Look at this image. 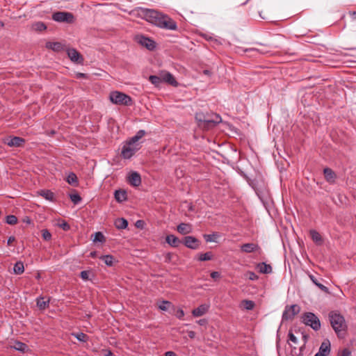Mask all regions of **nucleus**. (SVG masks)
I'll return each instance as SVG.
<instances>
[{
	"instance_id": "nucleus-43",
	"label": "nucleus",
	"mask_w": 356,
	"mask_h": 356,
	"mask_svg": "<svg viewBox=\"0 0 356 356\" xmlns=\"http://www.w3.org/2000/svg\"><path fill=\"white\" fill-rule=\"evenodd\" d=\"M42 236L45 241H49L51 238V234L47 229L42 230Z\"/></svg>"
},
{
	"instance_id": "nucleus-58",
	"label": "nucleus",
	"mask_w": 356,
	"mask_h": 356,
	"mask_svg": "<svg viewBox=\"0 0 356 356\" xmlns=\"http://www.w3.org/2000/svg\"><path fill=\"white\" fill-rule=\"evenodd\" d=\"M165 356H177V355L173 351H168L165 353Z\"/></svg>"
},
{
	"instance_id": "nucleus-51",
	"label": "nucleus",
	"mask_w": 356,
	"mask_h": 356,
	"mask_svg": "<svg viewBox=\"0 0 356 356\" xmlns=\"http://www.w3.org/2000/svg\"><path fill=\"white\" fill-rule=\"evenodd\" d=\"M144 224H145V222H144V221H143V220H137V221H136V222L135 225H136V227H138V228L143 229V227H144Z\"/></svg>"
},
{
	"instance_id": "nucleus-20",
	"label": "nucleus",
	"mask_w": 356,
	"mask_h": 356,
	"mask_svg": "<svg viewBox=\"0 0 356 356\" xmlns=\"http://www.w3.org/2000/svg\"><path fill=\"white\" fill-rule=\"evenodd\" d=\"M330 341L328 339H325L322 342L318 352L327 356L330 353Z\"/></svg>"
},
{
	"instance_id": "nucleus-16",
	"label": "nucleus",
	"mask_w": 356,
	"mask_h": 356,
	"mask_svg": "<svg viewBox=\"0 0 356 356\" xmlns=\"http://www.w3.org/2000/svg\"><path fill=\"white\" fill-rule=\"evenodd\" d=\"M6 144L10 147H19L24 143V140L19 137L7 138Z\"/></svg>"
},
{
	"instance_id": "nucleus-6",
	"label": "nucleus",
	"mask_w": 356,
	"mask_h": 356,
	"mask_svg": "<svg viewBox=\"0 0 356 356\" xmlns=\"http://www.w3.org/2000/svg\"><path fill=\"white\" fill-rule=\"evenodd\" d=\"M301 318L302 323L310 326L313 330L317 331L321 328L320 320L314 313L305 312L302 315Z\"/></svg>"
},
{
	"instance_id": "nucleus-38",
	"label": "nucleus",
	"mask_w": 356,
	"mask_h": 356,
	"mask_svg": "<svg viewBox=\"0 0 356 356\" xmlns=\"http://www.w3.org/2000/svg\"><path fill=\"white\" fill-rule=\"evenodd\" d=\"M47 47L54 51H59L61 49V44L60 42H49Z\"/></svg>"
},
{
	"instance_id": "nucleus-11",
	"label": "nucleus",
	"mask_w": 356,
	"mask_h": 356,
	"mask_svg": "<svg viewBox=\"0 0 356 356\" xmlns=\"http://www.w3.org/2000/svg\"><path fill=\"white\" fill-rule=\"evenodd\" d=\"M67 55L73 62L81 63L83 60L82 56L74 49H68Z\"/></svg>"
},
{
	"instance_id": "nucleus-55",
	"label": "nucleus",
	"mask_w": 356,
	"mask_h": 356,
	"mask_svg": "<svg viewBox=\"0 0 356 356\" xmlns=\"http://www.w3.org/2000/svg\"><path fill=\"white\" fill-rule=\"evenodd\" d=\"M197 322L200 325H205L207 323V321L204 318L200 319V320L197 321Z\"/></svg>"
},
{
	"instance_id": "nucleus-12",
	"label": "nucleus",
	"mask_w": 356,
	"mask_h": 356,
	"mask_svg": "<svg viewBox=\"0 0 356 356\" xmlns=\"http://www.w3.org/2000/svg\"><path fill=\"white\" fill-rule=\"evenodd\" d=\"M165 242L172 248H177L181 243H182V241L173 234L167 235L165 237Z\"/></svg>"
},
{
	"instance_id": "nucleus-44",
	"label": "nucleus",
	"mask_w": 356,
	"mask_h": 356,
	"mask_svg": "<svg viewBox=\"0 0 356 356\" xmlns=\"http://www.w3.org/2000/svg\"><path fill=\"white\" fill-rule=\"evenodd\" d=\"M337 356H351V351L348 348H343L338 353Z\"/></svg>"
},
{
	"instance_id": "nucleus-60",
	"label": "nucleus",
	"mask_w": 356,
	"mask_h": 356,
	"mask_svg": "<svg viewBox=\"0 0 356 356\" xmlns=\"http://www.w3.org/2000/svg\"><path fill=\"white\" fill-rule=\"evenodd\" d=\"M96 254H97V252L95 251L94 252H91L90 254V256L91 257H96Z\"/></svg>"
},
{
	"instance_id": "nucleus-37",
	"label": "nucleus",
	"mask_w": 356,
	"mask_h": 356,
	"mask_svg": "<svg viewBox=\"0 0 356 356\" xmlns=\"http://www.w3.org/2000/svg\"><path fill=\"white\" fill-rule=\"evenodd\" d=\"M171 305L172 303L170 302L163 300L158 305V307L162 311H167Z\"/></svg>"
},
{
	"instance_id": "nucleus-54",
	"label": "nucleus",
	"mask_w": 356,
	"mask_h": 356,
	"mask_svg": "<svg viewBox=\"0 0 356 356\" xmlns=\"http://www.w3.org/2000/svg\"><path fill=\"white\" fill-rule=\"evenodd\" d=\"M176 316L178 318L181 319L184 317V312L182 309H179L177 312V314H176Z\"/></svg>"
},
{
	"instance_id": "nucleus-18",
	"label": "nucleus",
	"mask_w": 356,
	"mask_h": 356,
	"mask_svg": "<svg viewBox=\"0 0 356 356\" xmlns=\"http://www.w3.org/2000/svg\"><path fill=\"white\" fill-rule=\"evenodd\" d=\"M177 230L179 233L185 235L191 232V225L190 224L182 222L177 226Z\"/></svg>"
},
{
	"instance_id": "nucleus-59",
	"label": "nucleus",
	"mask_w": 356,
	"mask_h": 356,
	"mask_svg": "<svg viewBox=\"0 0 356 356\" xmlns=\"http://www.w3.org/2000/svg\"><path fill=\"white\" fill-rule=\"evenodd\" d=\"M105 356H114V354L111 350H108Z\"/></svg>"
},
{
	"instance_id": "nucleus-19",
	"label": "nucleus",
	"mask_w": 356,
	"mask_h": 356,
	"mask_svg": "<svg viewBox=\"0 0 356 356\" xmlns=\"http://www.w3.org/2000/svg\"><path fill=\"white\" fill-rule=\"evenodd\" d=\"M323 174H324V176H325V179L328 182H331L332 183V182L334 181V179L336 178V174L334 173V172L331 168H325L323 170Z\"/></svg>"
},
{
	"instance_id": "nucleus-34",
	"label": "nucleus",
	"mask_w": 356,
	"mask_h": 356,
	"mask_svg": "<svg viewBox=\"0 0 356 356\" xmlns=\"http://www.w3.org/2000/svg\"><path fill=\"white\" fill-rule=\"evenodd\" d=\"M100 259H102L104 261V263L108 266H112L113 264L114 258L111 255H104L101 257Z\"/></svg>"
},
{
	"instance_id": "nucleus-31",
	"label": "nucleus",
	"mask_w": 356,
	"mask_h": 356,
	"mask_svg": "<svg viewBox=\"0 0 356 356\" xmlns=\"http://www.w3.org/2000/svg\"><path fill=\"white\" fill-rule=\"evenodd\" d=\"M14 273L17 275H21L24 271V264L21 261L17 262L13 268Z\"/></svg>"
},
{
	"instance_id": "nucleus-25",
	"label": "nucleus",
	"mask_w": 356,
	"mask_h": 356,
	"mask_svg": "<svg viewBox=\"0 0 356 356\" xmlns=\"http://www.w3.org/2000/svg\"><path fill=\"white\" fill-rule=\"evenodd\" d=\"M275 163L281 170H286L289 166V162L284 157H277Z\"/></svg>"
},
{
	"instance_id": "nucleus-29",
	"label": "nucleus",
	"mask_w": 356,
	"mask_h": 356,
	"mask_svg": "<svg viewBox=\"0 0 356 356\" xmlns=\"http://www.w3.org/2000/svg\"><path fill=\"white\" fill-rule=\"evenodd\" d=\"M241 306L247 310H252L255 306L254 302L249 300H243L241 301Z\"/></svg>"
},
{
	"instance_id": "nucleus-27",
	"label": "nucleus",
	"mask_w": 356,
	"mask_h": 356,
	"mask_svg": "<svg viewBox=\"0 0 356 356\" xmlns=\"http://www.w3.org/2000/svg\"><path fill=\"white\" fill-rule=\"evenodd\" d=\"M38 194L47 200L54 201V194L49 190H41Z\"/></svg>"
},
{
	"instance_id": "nucleus-3",
	"label": "nucleus",
	"mask_w": 356,
	"mask_h": 356,
	"mask_svg": "<svg viewBox=\"0 0 356 356\" xmlns=\"http://www.w3.org/2000/svg\"><path fill=\"white\" fill-rule=\"evenodd\" d=\"M329 319L332 327L337 334L339 337H341V334H343L347 325L344 319V317L339 313L335 312H331L329 314Z\"/></svg>"
},
{
	"instance_id": "nucleus-48",
	"label": "nucleus",
	"mask_w": 356,
	"mask_h": 356,
	"mask_svg": "<svg viewBox=\"0 0 356 356\" xmlns=\"http://www.w3.org/2000/svg\"><path fill=\"white\" fill-rule=\"evenodd\" d=\"M174 254L171 252H168L165 256V262L170 263L172 261V259Z\"/></svg>"
},
{
	"instance_id": "nucleus-63",
	"label": "nucleus",
	"mask_w": 356,
	"mask_h": 356,
	"mask_svg": "<svg viewBox=\"0 0 356 356\" xmlns=\"http://www.w3.org/2000/svg\"><path fill=\"white\" fill-rule=\"evenodd\" d=\"M204 73L205 74H209V70H204Z\"/></svg>"
},
{
	"instance_id": "nucleus-42",
	"label": "nucleus",
	"mask_w": 356,
	"mask_h": 356,
	"mask_svg": "<svg viewBox=\"0 0 356 356\" xmlns=\"http://www.w3.org/2000/svg\"><path fill=\"white\" fill-rule=\"evenodd\" d=\"M33 27L35 31H39L46 29V26L42 22H37L33 24Z\"/></svg>"
},
{
	"instance_id": "nucleus-13",
	"label": "nucleus",
	"mask_w": 356,
	"mask_h": 356,
	"mask_svg": "<svg viewBox=\"0 0 356 356\" xmlns=\"http://www.w3.org/2000/svg\"><path fill=\"white\" fill-rule=\"evenodd\" d=\"M259 249V246L253 243H244L241 246V250L243 252L251 253Z\"/></svg>"
},
{
	"instance_id": "nucleus-56",
	"label": "nucleus",
	"mask_w": 356,
	"mask_h": 356,
	"mask_svg": "<svg viewBox=\"0 0 356 356\" xmlns=\"http://www.w3.org/2000/svg\"><path fill=\"white\" fill-rule=\"evenodd\" d=\"M15 241V236H10L8 239V245H11Z\"/></svg>"
},
{
	"instance_id": "nucleus-24",
	"label": "nucleus",
	"mask_w": 356,
	"mask_h": 356,
	"mask_svg": "<svg viewBox=\"0 0 356 356\" xmlns=\"http://www.w3.org/2000/svg\"><path fill=\"white\" fill-rule=\"evenodd\" d=\"M44 299L45 298L44 297H39L36 300L37 307L41 310L45 309L49 307V298Z\"/></svg>"
},
{
	"instance_id": "nucleus-47",
	"label": "nucleus",
	"mask_w": 356,
	"mask_h": 356,
	"mask_svg": "<svg viewBox=\"0 0 356 356\" xmlns=\"http://www.w3.org/2000/svg\"><path fill=\"white\" fill-rule=\"evenodd\" d=\"M80 277L83 280H89V271L88 270H83L80 273Z\"/></svg>"
},
{
	"instance_id": "nucleus-2",
	"label": "nucleus",
	"mask_w": 356,
	"mask_h": 356,
	"mask_svg": "<svg viewBox=\"0 0 356 356\" xmlns=\"http://www.w3.org/2000/svg\"><path fill=\"white\" fill-rule=\"evenodd\" d=\"M145 132L140 130L136 136L132 137L129 140L127 141L122 149L123 156H133L137 150L140 148V140L145 136Z\"/></svg>"
},
{
	"instance_id": "nucleus-7",
	"label": "nucleus",
	"mask_w": 356,
	"mask_h": 356,
	"mask_svg": "<svg viewBox=\"0 0 356 356\" xmlns=\"http://www.w3.org/2000/svg\"><path fill=\"white\" fill-rule=\"evenodd\" d=\"M52 19L57 22H63L72 24L74 22V17L72 13L69 12L58 11L54 13Z\"/></svg>"
},
{
	"instance_id": "nucleus-36",
	"label": "nucleus",
	"mask_w": 356,
	"mask_h": 356,
	"mask_svg": "<svg viewBox=\"0 0 356 356\" xmlns=\"http://www.w3.org/2000/svg\"><path fill=\"white\" fill-rule=\"evenodd\" d=\"M70 198L74 204H77L81 200V196L77 193L70 194Z\"/></svg>"
},
{
	"instance_id": "nucleus-4",
	"label": "nucleus",
	"mask_w": 356,
	"mask_h": 356,
	"mask_svg": "<svg viewBox=\"0 0 356 356\" xmlns=\"http://www.w3.org/2000/svg\"><path fill=\"white\" fill-rule=\"evenodd\" d=\"M195 118L199 122V127L204 130H209L221 122V117L217 114H215L212 118H207L202 113H199L196 115Z\"/></svg>"
},
{
	"instance_id": "nucleus-39",
	"label": "nucleus",
	"mask_w": 356,
	"mask_h": 356,
	"mask_svg": "<svg viewBox=\"0 0 356 356\" xmlns=\"http://www.w3.org/2000/svg\"><path fill=\"white\" fill-rule=\"evenodd\" d=\"M93 241L94 242H104L105 237L102 232H96L95 234V237H94Z\"/></svg>"
},
{
	"instance_id": "nucleus-45",
	"label": "nucleus",
	"mask_w": 356,
	"mask_h": 356,
	"mask_svg": "<svg viewBox=\"0 0 356 356\" xmlns=\"http://www.w3.org/2000/svg\"><path fill=\"white\" fill-rule=\"evenodd\" d=\"M76 337L80 341H83V342L86 341L88 339V336L86 334L82 333V332L77 334Z\"/></svg>"
},
{
	"instance_id": "nucleus-30",
	"label": "nucleus",
	"mask_w": 356,
	"mask_h": 356,
	"mask_svg": "<svg viewBox=\"0 0 356 356\" xmlns=\"http://www.w3.org/2000/svg\"><path fill=\"white\" fill-rule=\"evenodd\" d=\"M67 182L73 186H76L78 184V179L76 175L74 172H71L69 174L66 179Z\"/></svg>"
},
{
	"instance_id": "nucleus-17",
	"label": "nucleus",
	"mask_w": 356,
	"mask_h": 356,
	"mask_svg": "<svg viewBox=\"0 0 356 356\" xmlns=\"http://www.w3.org/2000/svg\"><path fill=\"white\" fill-rule=\"evenodd\" d=\"M310 236L312 241L318 245H321L323 243V238L321 235L316 230H310L309 232Z\"/></svg>"
},
{
	"instance_id": "nucleus-5",
	"label": "nucleus",
	"mask_w": 356,
	"mask_h": 356,
	"mask_svg": "<svg viewBox=\"0 0 356 356\" xmlns=\"http://www.w3.org/2000/svg\"><path fill=\"white\" fill-rule=\"evenodd\" d=\"M109 99L115 104L129 106L132 104V99L129 96L118 91L111 92Z\"/></svg>"
},
{
	"instance_id": "nucleus-46",
	"label": "nucleus",
	"mask_w": 356,
	"mask_h": 356,
	"mask_svg": "<svg viewBox=\"0 0 356 356\" xmlns=\"http://www.w3.org/2000/svg\"><path fill=\"white\" fill-rule=\"evenodd\" d=\"M58 226L64 231H68L70 229V225L64 220L61 223H60Z\"/></svg>"
},
{
	"instance_id": "nucleus-61",
	"label": "nucleus",
	"mask_w": 356,
	"mask_h": 356,
	"mask_svg": "<svg viewBox=\"0 0 356 356\" xmlns=\"http://www.w3.org/2000/svg\"><path fill=\"white\" fill-rule=\"evenodd\" d=\"M314 356H327L325 354L318 352Z\"/></svg>"
},
{
	"instance_id": "nucleus-62",
	"label": "nucleus",
	"mask_w": 356,
	"mask_h": 356,
	"mask_svg": "<svg viewBox=\"0 0 356 356\" xmlns=\"http://www.w3.org/2000/svg\"><path fill=\"white\" fill-rule=\"evenodd\" d=\"M77 76H78V77H85V76H86V75H85V74H83V73H79V74H77Z\"/></svg>"
},
{
	"instance_id": "nucleus-35",
	"label": "nucleus",
	"mask_w": 356,
	"mask_h": 356,
	"mask_svg": "<svg viewBox=\"0 0 356 356\" xmlns=\"http://www.w3.org/2000/svg\"><path fill=\"white\" fill-rule=\"evenodd\" d=\"M213 254L211 252H207L205 253L200 254L199 256V260L201 261H209L212 259Z\"/></svg>"
},
{
	"instance_id": "nucleus-1",
	"label": "nucleus",
	"mask_w": 356,
	"mask_h": 356,
	"mask_svg": "<svg viewBox=\"0 0 356 356\" xmlns=\"http://www.w3.org/2000/svg\"><path fill=\"white\" fill-rule=\"evenodd\" d=\"M140 15L147 22L165 29L176 30L177 24L168 15L152 9H142Z\"/></svg>"
},
{
	"instance_id": "nucleus-40",
	"label": "nucleus",
	"mask_w": 356,
	"mask_h": 356,
	"mask_svg": "<svg viewBox=\"0 0 356 356\" xmlns=\"http://www.w3.org/2000/svg\"><path fill=\"white\" fill-rule=\"evenodd\" d=\"M6 222L9 225H14L17 222V218L14 215L7 216Z\"/></svg>"
},
{
	"instance_id": "nucleus-50",
	"label": "nucleus",
	"mask_w": 356,
	"mask_h": 356,
	"mask_svg": "<svg viewBox=\"0 0 356 356\" xmlns=\"http://www.w3.org/2000/svg\"><path fill=\"white\" fill-rule=\"evenodd\" d=\"M303 348H304V346H301V347L300 348V349H299V353H298L296 352V348H293V349H292V350H291L292 354H293V355L299 356V355H301V353H302V349H303Z\"/></svg>"
},
{
	"instance_id": "nucleus-26",
	"label": "nucleus",
	"mask_w": 356,
	"mask_h": 356,
	"mask_svg": "<svg viewBox=\"0 0 356 356\" xmlns=\"http://www.w3.org/2000/svg\"><path fill=\"white\" fill-rule=\"evenodd\" d=\"M115 226L118 229H126L128 226V221L124 218H117L115 221Z\"/></svg>"
},
{
	"instance_id": "nucleus-64",
	"label": "nucleus",
	"mask_w": 356,
	"mask_h": 356,
	"mask_svg": "<svg viewBox=\"0 0 356 356\" xmlns=\"http://www.w3.org/2000/svg\"><path fill=\"white\" fill-rule=\"evenodd\" d=\"M352 14L356 17V12H353Z\"/></svg>"
},
{
	"instance_id": "nucleus-9",
	"label": "nucleus",
	"mask_w": 356,
	"mask_h": 356,
	"mask_svg": "<svg viewBox=\"0 0 356 356\" xmlns=\"http://www.w3.org/2000/svg\"><path fill=\"white\" fill-rule=\"evenodd\" d=\"M182 243L188 248L192 250H196L200 245V241L197 238L192 236H185L182 240Z\"/></svg>"
},
{
	"instance_id": "nucleus-10",
	"label": "nucleus",
	"mask_w": 356,
	"mask_h": 356,
	"mask_svg": "<svg viewBox=\"0 0 356 356\" xmlns=\"http://www.w3.org/2000/svg\"><path fill=\"white\" fill-rule=\"evenodd\" d=\"M162 82H165L167 83H169L173 86H177V82L175 80V77L172 76V74H170L168 72L166 71H162L160 72Z\"/></svg>"
},
{
	"instance_id": "nucleus-8",
	"label": "nucleus",
	"mask_w": 356,
	"mask_h": 356,
	"mask_svg": "<svg viewBox=\"0 0 356 356\" xmlns=\"http://www.w3.org/2000/svg\"><path fill=\"white\" fill-rule=\"evenodd\" d=\"M300 312V307L298 305H286L282 314V321H292Z\"/></svg>"
},
{
	"instance_id": "nucleus-21",
	"label": "nucleus",
	"mask_w": 356,
	"mask_h": 356,
	"mask_svg": "<svg viewBox=\"0 0 356 356\" xmlns=\"http://www.w3.org/2000/svg\"><path fill=\"white\" fill-rule=\"evenodd\" d=\"M139 42L148 49H152L155 47L154 42L146 37H141L139 40Z\"/></svg>"
},
{
	"instance_id": "nucleus-32",
	"label": "nucleus",
	"mask_w": 356,
	"mask_h": 356,
	"mask_svg": "<svg viewBox=\"0 0 356 356\" xmlns=\"http://www.w3.org/2000/svg\"><path fill=\"white\" fill-rule=\"evenodd\" d=\"M149 80L152 84H154L156 86H159V84L162 82V79H161L160 73L156 76V75L150 76L149 77Z\"/></svg>"
},
{
	"instance_id": "nucleus-57",
	"label": "nucleus",
	"mask_w": 356,
	"mask_h": 356,
	"mask_svg": "<svg viewBox=\"0 0 356 356\" xmlns=\"http://www.w3.org/2000/svg\"><path fill=\"white\" fill-rule=\"evenodd\" d=\"M188 335L191 339H194L195 337V332L194 331H188Z\"/></svg>"
},
{
	"instance_id": "nucleus-15",
	"label": "nucleus",
	"mask_w": 356,
	"mask_h": 356,
	"mask_svg": "<svg viewBox=\"0 0 356 356\" xmlns=\"http://www.w3.org/2000/svg\"><path fill=\"white\" fill-rule=\"evenodd\" d=\"M209 307L207 305H201L192 311V314L195 317L202 316L208 312Z\"/></svg>"
},
{
	"instance_id": "nucleus-41",
	"label": "nucleus",
	"mask_w": 356,
	"mask_h": 356,
	"mask_svg": "<svg viewBox=\"0 0 356 356\" xmlns=\"http://www.w3.org/2000/svg\"><path fill=\"white\" fill-rule=\"evenodd\" d=\"M204 238L207 242H212L215 241L216 238L218 236L217 233H213L212 234H204Z\"/></svg>"
},
{
	"instance_id": "nucleus-33",
	"label": "nucleus",
	"mask_w": 356,
	"mask_h": 356,
	"mask_svg": "<svg viewBox=\"0 0 356 356\" xmlns=\"http://www.w3.org/2000/svg\"><path fill=\"white\" fill-rule=\"evenodd\" d=\"M15 348L19 351L25 353L28 350L29 347L24 343L17 341L15 345Z\"/></svg>"
},
{
	"instance_id": "nucleus-52",
	"label": "nucleus",
	"mask_w": 356,
	"mask_h": 356,
	"mask_svg": "<svg viewBox=\"0 0 356 356\" xmlns=\"http://www.w3.org/2000/svg\"><path fill=\"white\" fill-rule=\"evenodd\" d=\"M249 279L251 280H255L258 279V276L253 272L249 271Z\"/></svg>"
},
{
	"instance_id": "nucleus-22",
	"label": "nucleus",
	"mask_w": 356,
	"mask_h": 356,
	"mask_svg": "<svg viewBox=\"0 0 356 356\" xmlns=\"http://www.w3.org/2000/svg\"><path fill=\"white\" fill-rule=\"evenodd\" d=\"M257 267L259 269V273L264 274L270 273L273 270L272 266L269 264H266L264 262L258 264Z\"/></svg>"
},
{
	"instance_id": "nucleus-53",
	"label": "nucleus",
	"mask_w": 356,
	"mask_h": 356,
	"mask_svg": "<svg viewBox=\"0 0 356 356\" xmlns=\"http://www.w3.org/2000/svg\"><path fill=\"white\" fill-rule=\"evenodd\" d=\"M220 273H219V272H218V271H213V272H212V273H211V277L213 279H214V280H216V279H217V278H219V277H220Z\"/></svg>"
},
{
	"instance_id": "nucleus-23",
	"label": "nucleus",
	"mask_w": 356,
	"mask_h": 356,
	"mask_svg": "<svg viewBox=\"0 0 356 356\" xmlns=\"http://www.w3.org/2000/svg\"><path fill=\"white\" fill-rule=\"evenodd\" d=\"M115 199L118 202H122L127 199V195L124 190H117L114 193Z\"/></svg>"
},
{
	"instance_id": "nucleus-14",
	"label": "nucleus",
	"mask_w": 356,
	"mask_h": 356,
	"mask_svg": "<svg viewBox=\"0 0 356 356\" xmlns=\"http://www.w3.org/2000/svg\"><path fill=\"white\" fill-rule=\"evenodd\" d=\"M129 182L131 186H138L141 184V177L140 175L136 172H133L129 176Z\"/></svg>"
},
{
	"instance_id": "nucleus-49",
	"label": "nucleus",
	"mask_w": 356,
	"mask_h": 356,
	"mask_svg": "<svg viewBox=\"0 0 356 356\" xmlns=\"http://www.w3.org/2000/svg\"><path fill=\"white\" fill-rule=\"evenodd\" d=\"M288 337H289V340H290L293 343H297L298 339L296 337V336L291 332H289Z\"/></svg>"
},
{
	"instance_id": "nucleus-28",
	"label": "nucleus",
	"mask_w": 356,
	"mask_h": 356,
	"mask_svg": "<svg viewBox=\"0 0 356 356\" xmlns=\"http://www.w3.org/2000/svg\"><path fill=\"white\" fill-rule=\"evenodd\" d=\"M309 277L311 279V280L313 282V283L317 286L321 291L325 292V293H329V289L327 287H326L325 286H324L323 284H321L318 280L312 275H309Z\"/></svg>"
}]
</instances>
